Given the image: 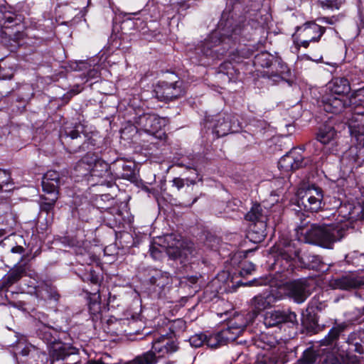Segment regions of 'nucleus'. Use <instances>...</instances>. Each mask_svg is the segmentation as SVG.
<instances>
[{"mask_svg": "<svg viewBox=\"0 0 364 364\" xmlns=\"http://www.w3.org/2000/svg\"><path fill=\"white\" fill-rule=\"evenodd\" d=\"M297 232L304 237L303 239L300 238L301 240L328 249L332 248L333 244L343 237L341 229L326 225L312 224L306 228L299 227Z\"/></svg>", "mask_w": 364, "mask_h": 364, "instance_id": "obj_1", "label": "nucleus"}, {"mask_svg": "<svg viewBox=\"0 0 364 364\" xmlns=\"http://www.w3.org/2000/svg\"><path fill=\"white\" fill-rule=\"evenodd\" d=\"M230 22H224L221 19L218 29L213 31L205 41L202 46V52L207 56L219 58L225 54L228 46L225 41H230Z\"/></svg>", "mask_w": 364, "mask_h": 364, "instance_id": "obj_2", "label": "nucleus"}, {"mask_svg": "<svg viewBox=\"0 0 364 364\" xmlns=\"http://www.w3.org/2000/svg\"><path fill=\"white\" fill-rule=\"evenodd\" d=\"M254 65L256 68H268L267 76L274 82L283 79V75L289 73L287 65L277 56L267 51L261 52L255 56Z\"/></svg>", "mask_w": 364, "mask_h": 364, "instance_id": "obj_3", "label": "nucleus"}, {"mask_svg": "<svg viewBox=\"0 0 364 364\" xmlns=\"http://www.w3.org/2000/svg\"><path fill=\"white\" fill-rule=\"evenodd\" d=\"M178 350L176 343L166 336H159L152 341V350L136 356L129 364H156L157 358L155 353L163 356L166 353H172Z\"/></svg>", "mask_w": 364, "mask_h": 364, "instance_id": "obj_4", "label": "nucleus"}, {"mask_svg": "<svg viewBox=\"0 0 364 364\" xmlns=\"http://www.w3.org/2000/svg\"><path fill=\"white\" fill-rule=\"evenodd\" d=\"M161 245L172 259L183 258L188 260L196 254L192 242L182 240L181 235L171 233L164 235Z\"/></svg>", "mask_w": 364, "mask_h": 364, "instance_id": "obj_5", "label": "nucleus"}, {"mask_svg": "<svg viewBox=\"0 0 364 364\" xmlns=\"http://www.w3.org/2000/svg\"><path fill=\"white\" fill-rule=\"evenodd\" d=\"M53 333H56L55 330L48 326H43L38 331L39 337L45 341L50 347V355L53 361L64 360L67 356L71 355H76L75 348L66 343L57 341L53 335Z\"/></svg>", "mask_w": 364, "mask_h": 364, "instance_id": "obj_6", "label": "nucleus"}, {"mask_svg": "<svg viewBox=\"0 0 364 364\" xmlns=\"http://www.w3.org/2000/svg\"><path fill=\"white\" fill-rule=\"evenodd\" d=\"M323 198L322 190L312 186L299 192L296 204L300 210L317 212L322 207Z\"/></svg>", "mask_w": 364, "mask_h": 364, "instance_id": "obj_7", "label": "nucleus"}, {"mask_svg": "<svg viewBox=\"0 0 364 364\" xmlns=\"http://www.w3.org/2000/svg\"><path fill=\"white\" fill-rule=\"evenodd\" d=\"M325 31V28L315 23H306L293 35L294 42L296 47L307 48L310 42H318Z\"/></svg>", "mask_w": 364, "mask_h": 364, "instance_id": "obj_8", "label": "nucleus"}, {"mask_svg": "<svg viewBox=\"0 0 364 364\" xmlns=\"http://www.w3.org/2000/svg\"><path fill=\"white\" fill-rule=\"evenodd\" d=\"M168 120L151 113H143L134 118V124L139 130L154 135L164 127Z\"/></svg>", "mask_w": 364, "mask_h": 364, "instance_id": "obj_9", "label": "nucleus"}, {"mask_svg": "<svg viewBox=\"0 0 364 364\" xmlns=\"http://www.w3.org/2000/svg\"><path fill=\"white\" fill-rule=\"evenodd\" d=\"M84 168L92 176L103 178L107 176L109 164L98 159L93 153H87L77 164L76 168Z\"/></svg>", "mask_w": 364, "mask_h": 364, "instance_id": "obj_10", "label": "nucleus"}, {"mask_svg": "<svg viewBox=\"0 0 364 364\" xmlns=\"http://www.w3.org/2000/svg\"><path fill=\"white\" fill-rule=\"evenodd\" d=\"M268 210L263 208L260 204L255 203L245 216L246 220L253 223L259 224L258 238L259 240L264 239L266 235V228Z\"/></svg>", "mask_w": 364, "mask_h": 364, "instance_id": "obj_11", "label": "nucleus"}, {"mask_svg": "<svg viewBox=\"0 0 364 364\" xmlns=\"http://www.w3.org/2000/svg\"><path fill=\"white\" fill-rule=\"evenodd\" d=\"M329 285L333 289L341 290L364 289V278L353 273H348L340 277L333 278L330 280Z\"/></svg>", "mask_w": 364, "mask_h": 364, "instance_id": "obj_12", "label": "nucleus"}, {"mask_svg": "<svg viewBox=\"0 0 364 364\" xmlns=\"http://www.w3.org/2000/svg\"><path fill=\"white\" fill-rule=\"evenodd\" d=\"M172 277L167 272L155 269L151 272L149 277V284L153 287L154 291L158 293L159 296L166 295L172 284Z\"/></svg>", "mask_w": 364, "mask_h": 364, "instance_id": "obj_13", "label": "nucleus"}, {"mask_svg": "<svg viewBox=\"0 0 364 364\" xmlns=\"http://www.w3.org/2000/svg\"><path fill=\"white\" fill-rule=\"evenodd\" d=\"M304 158L299 151L294 149L283 156L278 163V167L281 171L289 172L306 166Z\"/></svg>", "mask_w": 364, "mask_h": 364, "instance_id": "obj_14", "label": "nucleus"}, {"mask_svg": "<svg viewBox=\"0 0 364 364\" xmlns=\"http://www.w3.org/2000/svg\"><path fill=\"white\" fill-rule=\"evenodd\" d=\"M285 290L287 295L297 303L304 302L310 294L306 281L301 279L287 283Z\"/></svg>", "mask_w": 364, "mask_h": 364, "instance_id": "obj_15", "label": "nucleus"}, {"mask_svg": "<svg viewBox=\"0 0 364 364\" xmlns=\"http://www.w3.org/2000/svg\"><path fill=\"white\" fill-rule=\"evenodd\" d=\"M296 315L288 311H272L266 313L264 323L267 327L277 326L283 323H296Z\"/></svg>", "mask_w": 364, "mask_h": 364, "instance_id": "obj_16", "label": "nucleus"}, {"mask_svg": "<svg viewBox=\"0 0 364 364\" xmlns=\"http://www.w3.org/2000/svg\"><path fill=\"white\" fill-rule=\"evenodd\" d=\"M245 326L246 322L243 321L241 316H238L234 321H229L227 328L220 331L225 345L236 340L244 331Z\"/></svg>", "mask_w": 364, "mask_h": 364, "instance_id": "obj_17", "label": "nucleus"}, {"mask_svg": "<svg viewBox=\"0 0 364 364\" xmlns=\"http://www.w3.org/2000/svg\"><path fill=\"white\" fill-rule=\"evenodd\" d=\"M320 106L326 112L338 114L347 107L346 97H341L326 92L322 96Z\"/></svg>", "mask_w": 364, "mask_h": 364, "instance_id": "obj_18", "label": "nucleus"}, {"mask_svg": "<svg viewBox=\"0 0 364 364\" xmlns=\"http://www.w3.org/2000/svg\"><path fill=\"white\" fill-rule=\"evenodd\" d=\"M157 98L161 101H171L183 95V90L178 82L170 83L163 82L155 90Z\"/></svg>", "mask_w": 364, "mask_h": 364, "instance_id": "obj_19", "label": "nucleus"}, {"mask_svg": "<svg viewBox=\"0 0 364 364\" xmlns=\"http://www.w3.org/2000/svg\"><path fill=\"white\" fill-rule=\"evenodd\" d=\"M276 297L271 293H264L254 296L250 300V308L257 316L266 309L270 308L276 301Z\"/></svg>", "mask_w": 364, "mask_h": 364, "instance_id": "obj_20", "label": "nucleus"}, {"mask_svg": "<svg viewBox=\"0 0 364 364\" xmlns=\"http://www.w3.org/2000/svg\"><path fill=\"white\" fill-rule=\"evenodd\" d=\"M235 121L232 120V116L228 114L218 116L213 127V132L218 137L227 135L230 132H234Z\"/></svg>", "mask_w": 364, "mask_h": 364, "instance_id": "obj_21", "label": "nucleus"}, {"mask_svg": "<svg viewBox=\"0 0 364 364\" xmlns=\"http://www.w3.org/2000/svg\"><path fill=\"white\" fill-rule=\"evenodd\" d=\"M350 90V83L345 77H335L327 85L326 93L341 97H347L346 94Z\"/></svg>", "mask_w": 364, "mask_h": 364, "instance_id": "obj_22", "label": "nucleus"}, {"mask_svg": "<svg viewBox=\"0 0 364 364\" xmlns=\"http://www.w3.org/2000/svg\"><path fill=\"white\" fill-rule=\"evenodd\" d=\"M347 343L353 348V350L364 355V330L358 329L349 334Z\"/></svg>", "mask_w": 364, "mask_h": 364, "instance_id": "obj_23", "label": "nucleus"}, {"mask_svg": "<svg viewBox=\"0 0 364 364\" xmlns=\"http://www.w3.org/2000/svg\"><path fill=\"white\" fill-rule=\"evenodd\" d=\"M337 137V132L334 127L329 124H324L320 127L317 136V141L321 144L333 143Z\"/></svg>", "mask_w": 364, "mask_h": 364, "instance_id": "obj_24", "label": "nucleus"}, {"mask_svg": "<svg viewBox=\"0 0 364 364\" xmlns=\"http://www.w3.org/2000/svg\"><path fill=\"white\" fill-rule=\"evenodd\" d=\"M299 249L296 248L294 243L289 242L285 244L284 247L280 250V257L282 259L286 260L287 262L293 260L297 258L299 260L301 258L299 255Z\"/></svg>", "mask_w": 364, "mask_h": 364, "instance_id": "obj_25", "label": "nucleus"}, {"mask_svg": "<svg viewBox=\"0 0 364 364\" xmlns=\"http://www.w3.org/2000/svg\"><path fill=\"white\" fill-rule=\"evenodd\" d=\"M348 322H343L341 323H336L335 326L329 331L328 335L323 340L325 345H329L338 340L339 336L343 332L348 326Z\"/></svg>", "mask_w": 364, "mask_h": 364, "instance_id": "obj_26", "label": "nucleus"}, {"mask_svg": "<svg viewBox=\"0 0 364 364\" xmlns=\"http://www.w3.org/2000/svg\"><path fill=\"white\" fill-rule=\"evenodd\" d=\"M299 262L306 267L312 269H320L321 262L318 255L304 254L301 256Z\"/></svg>", "mask_w": 364, "mask_h": 364, "instance_id": "obj_27", "label": "nucleus"}, {"mask_svg": "<svg viewBox=\"0 0 364 364\" xmlns=\"http://www.w3.org/2000/svg\"><path fill=\"white\" fill-rule=\"evenodd\" d=\"M36 294L37 297L43 300L58 301L59 299V294L57 291L48 285L39 287L36 289Z\"/></svg>", "mask_w": 364, "mask_h": 364, "instance_id": "obj_28", "label": "nucleus"}, {"mask_svg": "<svg viewBox=\"0 0 364 364\" xmlns=\"http://www.w3.org/2000/svg\"><path fill=\"white\" fill-rule=\"evenodd\" d=\"M24 270L18 267L9 272L4 278L2 282V289L8 288L18 282L22 277Z\"/></svg>", "mask_w": 364, "mask_h": 364, "instance_id": "obj_29", "label": "nucleus"}, {"mask_svg": "<svg viewBox=\"0 0 364 364\" xmlns=\"http://www.w3.org/2000/svg\"><path fill=\"white\" fill-rule=\"evenodd\" d=\"M347 107L356 108L364 106V88L356 90L349 97H346Z\"/></svg>", "mask_w": 364, "mask_h": 364, "instance_id": "obj_30", "label": "nucleus"}, {"mask_svg": "<svg viewBox=\"0 0 364 364\" xmlns=\"http://www.w3.org/2000/svg\"><path fill=\"white\" fill-rule=\"evenodd\" d=\"M0 13L1 14L0 18L4 20L5 23H14L17 25L21 21V16L11 11H8L6 6L0 7Z\"/></svg>", "mask_w": 364, "mask_h": 364, "instance_id": "obj_31", "label": "nucleus"}, {"mask_svg": "<svg viewBox=\"0 0 364 364\" xmlns=\"http://www.w3.org/2000/svg\"><path fill=\"white\" fill-rule=\"evenodd\" d=\"M205 344L211 348H217L225 346L220 332L206 336Z\"/></svg>", "mask_w": 364, "mask_h": 364, "instance_id": "obj_32", "label": "nucleus"}, {"mask_svg": "<svg viewBox=\"0 0 364 364\" xmlns=\"http://www.w3.org/2000/svg\"><path fill=\"white\" fill-rule=\"evenodd\" d=\"M60 186V182L50 181L43 178L42 187L45 193H49L52 197L54 196H58V189Z\"/></svg>", "mask_w": 364, "mask_h": 364, "instance_id": "obj_33", "label": "nucleus"}, {"mask_svg": "<svg viewBox=\"0 0 364 364\" xmlns=\"http://www.w3.org/2000/svg\"><path fill=\"white\" fill-rule=\"evenodd\" d=\"M82 131V127L80 124L75 125L74 127H65L64 129V134H61V137L65 136L72 139H76L80 137V133Z\"/></svg>", "mask_w": 364, "mask_h": 364, "instance_id": "obj_34", "label": "nucleus"}, {"mask_svg": "<svg viewBox=\"0 0 364 364\" xmlns=\"http://www.w3.org/2000/svg\"><path fill=\"white\" fill-rule=\"evenodd\" d=\"M13 185L10 173L5 170H0V191L4 186Z\"/></svg>", "mask_w": 364, "mask_h": 364, "instance_id": "obj_35", "label": "nucleus"}, {"mask_svg": "<svg viewBox=\"0 0 364 364\" xmlns=\"http://www.w3.org/2000/svg\"><path fill=\"white\" fill-rule=\"evenodd\" d=\"M318 2L323 8L338 9L342 4V0H319Z\"/></svg>", "mask_w": 364, "mask_h": 364, "instance_id": "obj_36", "label": "nucleus"}, {"mask_svg": "<svg viewBox=\"0 0 364 364\" xmlns=\"http://www.w3.org/2000/svg\"><path fill=\"white\" fill-rule=\"evenodd\" d=\"M205 338L206 336L204 334H196L190 338V344L195 348L200 347L205 344Z\"/></svg>", "mask_w": 364, "mask_h": 364, "instance_id": "obj_37", "label": "nucleus"}, {"mask_svg": "<svg viewBox=\"0 0 364 364\" xmlns=\"http://www.w3.org/2000/svg\"><path fill=\"white\" fill-rule=\"evenodd\" d=\"M316 356L311 350H307L304 352L300 361L302 364H313L316 361Z\"/></svg>", "mask_w": 364, "mask_h": 364, "instance_id": "obj_38", "label": "nucleus"}, {"mask_svg": "<svg viewBox=\"0 0 364 364\" xmlns=\"http://www.w3.org/2000/svg\"><path fill=\"white\" fill-rule=\"evenodd\" d=\"M57 199L58 196H54L53 197L51 196L50 198H45V201H43L41 205V210L47 213L50 211L53 208Z\"/></svg>", "mask_w": 364, "mask_h": 364, "instance_id": "obj_39", "label": "nucleus"}, {"mask_svg": "<svg viewBox=\"0 0 364 364\" xmlns=\"http://www.w3.org/2000/svg\"><path fill=\"white\" fill-rule=\"evenodd\" d=\"M90 314L92 315V319H98L100 318L101 304L99 302H90L89 305Z\"/></svg>", "mask_w": 364, "mask_h": 364, "instance_id": "obj_40", "label": "nucleus"}, {"mask_svg": "<svg viewBox=\"0 0 364 364\" xmlns=\"http://www.w3.org/2000/svg\"><path fill=\"white\" fill-rule=\"evenodd\" d=\"M242 267L240 272V274L242 277H245L247 275L251 274L252 272L255 271V264L252 262H245L242 263Z\"/></svg>", "mask_w": 364, "mask_h": 364, "instance_id": "obj_41", "label": "nucleus"}, {"mask_svg": "<svg viewBox=\"0 0 364 364\" xmlns=\"http://www.w3.org/2000/svg\"><path fill=\"white\" fill-rule=\"evenodd\" d=\"M351 109L354 111L355 114L363 116L362 119L360 120V122H364V106H360L358 107L351 108ZM353 127L358 128V132L359 133H361V134L364 133V125H363L362 127H360V125L358 124L357 126L354 125Z\"/></svg>", "mask_w": 364, "mask_h": 364, "instance_id": "obj_42", "label": "nucleus"}, {"mask_svg": "<svg viewBox=\"0 0 364 364\" xmlns=\"http://www.w3.org/2000/svg\"><path fill=\"white\" fill-rule=\"evenodd\" d=\"M270 282V279L267 277L265 278H259L255 279L253 280L250 281L247 283L244 284V286H262V285H267Z\"/></svg>", "mask_w": 364, "mask_h": 364, "instance_id": "obj_43", "label": "nucleus"}, {"mask_svg": "<svg viewBox=\"0 0 364 364\" xmlns=\"http://www.w3.org/2000/svg\"><path fill=\"white\" fill-rule=\"evenodd\" d=\"M44 179L50 181L60 182V175L55 171H48L43 176Z\"/></svg>", "mask_w": 364, "mask_h": 364, "instance_id": "obj_44", "label": "nucleus"}, {"mask_svg": "<svg viewBox=\"0 0 364 364\" xmlns=\"http://www.w3.org/2000/svg\"><path fill=\"white\" fill-rule=\"evenodd\" d=\"M261 340L266 343L267 348H273L276 346L277 341L273 337H268L267 335H262Z\"/></svg>", "mask_w": 364, "mask_h": 364, "instance_id": "obj_45", "label": "nucleus"}, {"mask_svg": "<svg viewBox=\"0 0 364 364\" xmlns=\"http://www.w3.org/2000/svg\"><path fill=\"white\" fill-rule=\"evenodd\" d=\"M14 76V71L11 69L5 70L4 68L0 67V79L1 80H10Z\"/></svg>", "mask_w": 364, "mask_h": 364, "instance_id": "obj_46", "label": "nucleus"}, {"mask_svg": "<svg viewBox=\"0 0 364 364\" xmlns=\"http://www.w3.org/2000/svg\"><path fill=\"white\" fill-rule=\"evenodd\" d=\"M150 254L151 257L156 259H160L161 257V251L156 247L153 246L150 248Z\"/></svg>", "mask_w": 364, "mask_h": 364, "instance_id": "obj_47", "label": "nucleus"}, {"mask_svg": "<svg viewBox=\"0 0 364 364\" xmlns=\"http://www.w3.org/2000/svg\"><path fill=\"white\" fill-rule=\"evenodd\" d=\"M173 184L177 188L178 190H179L184 186V181L180 178H175L173 180Z\"/></svg>", "mask_w": 364, "mask_h": 364, "instance_id": "obj_48", "label": "nucleus"}, {"mask_svg": "<svg viewBox=\"0 0 364 364\" xmlns=\"http://www.w3.org/2000/svg\"><path fill=\"white\" fill-rule=\"evenodd\" d=\"M338 18L335 16L332 17H323L321 18V21L322 23H326L328 24H334L337 21Z\"/></svg>", "mask_w": 364, "mask_h": 364, "instance_id": "obj_49", "label": "nucleus"}, {"mask_svg": "<svg viewBox=\"0 0 364 364\" xmlns=\"http://www.w3.org/2000/svg\"><path fill=\"white\" fill-rule=\"evenodd\" d=\"M80 91H81V90H80V87H79L78 85H77L75 89H73V90H71L70 92H68L66 94V97H67L68 98H70V97H72L73 95L78 94Z\"/></svg>", "mask_w": 364, "mask_h": 364, "instance_id": "obj_50", "label": "nucleus"}, {"mask_svg": "<svg viewBox=\"0 0 364 364\" xmlns=\"http://www.w3.org/2000/svg\"><path fill=\"white\" fill-rule=\"evenodd\" d=\"M31 350H34V348L33 346H26V347L23 348V349H21V353L23 355H28L30 353V352L31 351Z\"/></svg>", "mask_w": 364, "mask_h": 364, "instance_id": "obj_51", "label": "nucleus"}, {"mask_svg": "<svg viewBox=\"0 0 364 364\" xmlns=\"http://www.w3.org/2000/svg\"><path fill=\"white\" fill-rule=\"evenodd\" d=\"M23 251H24V249L21 246H15L11 250V252L12 253H18V254H22L23 252Z\"/></svg>", "mask_w": 364, "mask_h": 364, "instance_id": "obj_52", "label": "nucleus"}, {"mask_svg": "<svg viewBox=\"0 0 364 364\" xmlns=\"http://www.w3.org/2000/svg\"><path fill=\"white\" fill-rule=\"evenodd\" d=\"M187 279L191 284H194L197 282L198 277L196 276H191L188 277Z\"/></svg>", "mask_w": 364, "mask_h": 364, "instance_id": "obj_53", "label": "nucleus"}, {"mask_svg": "<svg viewBox=\"0 0 364 364\" xmlns=\"http://www.w3.org/2000/svg\"><path fill=\"white\" fill-rule=\"evenodd\" d=\"M318 141H313V142H309L308 144H307V148L309 149L310 150H311V149L316 146H318Z\"/></svg>", "mask_w": 364, "mask_h": 364, "instance_id": "obj_54", "label": "nucleus"}, {"mask_svg": "<svg viewBox=\"0 0 364 364\" xmlns=\"http://www.w3.org/2000/svg\"><path fill=\"white\" fill-rule=\"evenodd\" d=\"M360 218L364 220V203L362 205V209L360 211Z\"/></svg>", "mask_w": 364, "mask_h": 364, "instance_id": "obj_55", "label": "nucleus"}, {"mask_svg": "<svg viewBox=\"0 0 364 364\" xmlns=\"http://www.w3.org/2000/svg\"><path fill=\"white\" fill-rule=\"evenodd\" d=\"M231 63H225L224 65H222L221 67H220V69L223 70L224 68H229L230 66H231Z\"/></svg>", "mask_w": 364, "mask_h": 364, "instance_id": "obj_56", "label": "nucleus"}, {"mask_svg": "<svg viewBox=\"0 0 364 364\" xmlns=\"http://www.w3.org/2000/svg\"><path fill=\"white\" fill-rule=\"evenodd\" d=\"M90 364H102V363L100 361H92L90 363Z\"/></svg>", "mask_w": 364, "mask_h": 364, "instance_id": "obj_57", "label": "nucleus"}, {"mask_svg": "<svg viewBox=\"0 0 364 364\" xmlns=\"http://www.w3.org/2000/svg\"><path fill=\"white\" fill-rule=\"evenodd\" d=\"M333 360V364H336L337 362H338V360L337 359H332Z\"/></svg>", "mask_w": 364, "mask_h": 364, "instance_id": "obj_58", "label": "nucleus"}, {"mask_svg": "<svg viewBox=\"0 0 364 364\" xmlns=\"http://www.w3.org/2000/svg\"><path fill=\"white\" fill-rule=\"evenodd\" d=\"M198 200V198H195L192 202V204H193L194 203H196Z\"/></svg>", "mask_w": 364, "mask_h": 364, "instance_id": "obj_59", "label": "nucleus"}, {"mask_svg": "<svg viewBox=\"0 0 364 364\" xmlns=\"http://www.w3.org/2000/svg\"><path fill=\"white\" fill-rule=\"evenodd\" d=\"M166 364H174V363L172 361H167Z\"/></svg>", "mask_w": 364, "mask_h": 364, "instance_id": "obj_60", "label": "nucleus"}, {"mask_svg": "<svg viewBox=\"0 0 364 364\" xmlns=\"http://www.w3.org/2000/svg\"><path fill=\"white\" fill-rule=\"evenodd\" d=\"M135 324V322L134 321H132V323H130V325L131 326H134Z\"/></svg>", "mask_w": 364, "mask_h": 364, "instance_id": "obj_61", "label": "nucleus"}, {"mask_svg": "<svg viewBox=\"0 0 364 364\" xmlns=\"http://www.w3.org/2000/svg\"><path fill=\"white\" fill-rule=\"evenodd\" d=\"M348 364H359V363H355V362H352L351 363H348Z\"/></svg>", "mask_w": 364, "mask_h": 364, "instance_id": "obj_62", "label": "nucleus"}, {"mask_svg": "<svg viewBox=\"0 0 364 364\" xmlns=\"http://www.w3.org/2000/svg\"><path fill=\"white\" fill-rule=\"evenodd\" d=\"M89 161H92V159L91 158H89Z\"/></svg>", "mask_w": 364, "mask_h": 364, "instance_id": "obj_63", "label": "nucleus"}]
</instances>
